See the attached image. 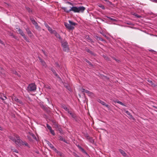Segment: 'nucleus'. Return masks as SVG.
<instances>
[{
    "label": "nucleus",
    "mask_w": 157,
    "mask_h": 157,
    "mask_svg": "<svg viewBox=\"0 0 157 157\" xmlns=\"http://www.w3.org/2000/svg\"><path fill=\"white\" fill-rule=\"evenodd\" d=\"M9 138L19 147L24 145L26 146L29 147L27 143L25 141H23L20 139V137L17 135L9 136Z\"/></svg>",
    "instance_id": "f257e3e1"
},
{
    "label": "nucleus",
    "mask_w": 157,
    "mask_h": 157,
    "mask_svg": "<svg viewBox=\"0 0 157 157\" xmlns=\"http://www.w3.org/2000/svg\"><path fill=\"white\" fill-rule=\"evenodd\" d=\"M61 8L64 11L67 13H69L71 11H73L75 13H83L85 10V8L83 6L72 7H62Z\"/></svg>",
    "instance_id": "f03ea898"
},
{
    "label": "nucleus",
    "mask_w": 157,
    "mask_h": 157,
    "mask_svg": "<svg viewBox=\"0 0 157 157\" xmlns=\"http://www.w3.org/2000/svg\"><path fill=\"white\" fill-rule=\"evenodd\" d=\"M69 24L67 23H65V25L69 29H74V26L75 25V24L70 21H69Z\"/></svg>",
    "instance_id": "7ed1b4c3"
},
{
    "label": "nucleus",
    "mask_w": 157,
    "mask_h": 157,
    "mask_svg": "<svg viewBox=\"0 0 157 157\" xmlns=\"http://www.w3.org/2000/svg\"><path fill=\"white\" fill-rule=\"evenodd\" d=\"M27 89L28 91H33L36 90V86L34 83H31L29 85Z\"/></svg>",
    "instance_id": "20e7f679"
},
{
    "label": "nucleus",
    "mask_w": 157,
    "mask_h": 157,
    "mask_svg": "<svg viewBox=\"0 0 157 157\" xmlns=\"http://www.w3.org/2000/svg\"><path fill=\"white\" fill-rule=\"evenodd\" d=\"M45 26L51 33L54 34L57 37L59 38V39H61L59 35L55 30H52L48 25H46Z\"/></svg>",
    "instance_id": "39448f33"
},
{
    "label": "nucleus",
    "mask_w": 157,
    "mask_h": 157,
    "mask_svg": "<svg viewBox=\"0 0 157 157\" xmlns=\"http://www.w3.org/2000/svg\"><path fill=\"white\" fill-rule=\"evenodd\" d=\"M81 90L82 92L87 93L89 96H91L93 95V93L92 92L84 88H82Z\"/></svg>",
    "instance_id": "423d86ee"
},
{
    "label": "nucleus",
    "mask_w": 157,
    "mask_h": 157,
    "mask_svg": "<svg viewBox=\"0 0 157 157\" xmlns=\"http://www.w3.org/2000/svg\"><path fill=\"white\" fill-rule=\"evenodd\" d=\"M17 31L19 32V33H20L24 37L25 40H27V39L25 36V34L22 31L19 29L17 28Z\"/></svg>",
    "instance_id": "0eeeda50"
},
{
    "label": "nucleus",
    "mask_w": 157,
    "mask_h": 157,
    "mask_svg": "<svg viewBox=\"0 0 157 157\" xmlns=\"http://www.w3.org/2000/svg\"><path fill=\"white\" fill-rule=\"evenodd\" d=\"M97 101L99 103L103 105H104V106H106V107H107L108 109L109 108V106L108 105L106 104L104 102L102 101L100 99H98Z\"/></svg>",
    "instance_id": "6e6552de"
},
{
    "label": "nucleus",
    "mask_w": 157,
    "mask_h": 157,
    "mask_svg": "<svg viewBox=\"0 0 157 157\" xmlns=\"http://www.w3.org/2000/svg\"><path fill=\"white\" fill-rule=\"evenodd\" d=\"M12 98L13 101H14L17 103H19L20 104L22 103V102L20 101L17 97L15 96H13L12 97Z\"/></svg>",
    "instance_id": "1a4fd4ad"
},
{
    "label": "nucleus",
    "mask_w": 157,
    "mask_h": 157,
    "mask_svg": "<svg viewBox=\"0 0 157 157\" xmlns=\"http://www.w3.org/2000/svg\"><path fill=\"white\" fill-rule=\"evenodd\" d=\"M119 150L120 152L124 156V157H128V155L126 154V153L122 150L121 149H119Z\"/></svg>",
    "instance_id": "9d476101"
},
{
    "label": "nucleus",
    "mask_w": 157,
    "mask_h": 157,
    "mask_svg": "<svg viewBox=\"0 0 157 157\" xmlns=\"http://www.w3.org/2000/svg\"><path fill=\"white\" fill-rule=\"evenodd\" d=\"M86 139L91 143L93 144L94 143V140L92 138L90 137L88 135L86 136Z\"/></svg>",
    "instance_id": "9b49d317"
},
{
    "label": "nucleus",
    "mask_w": 157,
    "mask_h": 157,
    "mask_svg": "<svg viewBox=\"0 0 157 157\" xmlns=\"http://www.w3.org/2000/svg\"><path fill=\"white\" fill-rule=\"evenodd\" d=\"M78 147L79 149L83 153H84L86 155H87V153L85 151V150L80 146H78Z\"/></svg>",
    "instance_id": "f8f14e48"
},
{
    "label": "nucleus",
    "mask_w": 157,
    "mask_h": 157,
    "mask_svg": "<svg viewBox=\"0 0 157 157\" xmlns=\"http://www.w3.org/2000/svg\"><path fill=\"white\" fill-rule=\"evenodd\" d=\"M62 45L64 48H67V43L66 42H64L62 43Z\"/></svg>",
    "instance_id": "ddd939ff"
},
{
    "label": "nucleus",
    "mask_w": 157,
    "mask_h": 157,
    "mask_svg": "<svg viewBox=\"0 0 157 157\" xmlns=\"http://www.w3.org/2000/svg\"><path fill=\"white\" fill-rule=\"evenodd\" d=\"M125 112L127 115L129 116L130 118L132 119L133 120L135 119L134 118L132 117V116L131 114L128 111H125Z\"/></svg>",
    "instance_id": "4468645a"
},
{
    "label": "nucleus",
    "mask_w": 157,
    "mask_h": 157,
    "mask_svg": "<svg viewBox=\"0 0 157 157\" xmlns=\"http://www.w3.org/2000/svg\"><path fill=\"white\" fill-rule=\"evenodd\" d=\"M39 59L40 62L41 63L42 65L43 66H45L46 65L45 62L42 59H41L39 57Z\"/></svg>",
    "instance_id": "2eb2a0df"
},
{
    "label": "nucleus",
    "mask_w": 157,
    "mask_h": 157,
    "mask_svg": "<svg viewBox=\"0 0 157 157\" xmlns=\"http://www.w3.org/2000/svg\"><path fill=\"white\" fill-rule=\"evenodd\" d=\"M48 146L50 147L53 150L55 151H56V149L53 146V145L52 144H49V145Z\"/></svg>",
    "instance_id": "dca6fc26"
},
{
    "label": "nucleus",
    "mask_w": 157,
    "mask_h": 157,
    "mask_svg": "<svg viewBox=\"0 0 157 157\" xmlns=\"http://www.w3.org/2000/svg\"><path fill=\"white\" fill-rule=\"evenodd\" d=\"M61 107L63 109L67 111L69 110V109L66 106V105H61Z\"/></svg>",
    "instance_id": "f3484780"
},
{
    "label": "nucleus",
    "mask_w": 157,
    "mask_h": 157,
    "mask_svg": "<svg viewBox=\"0 0 157 157\" xmlns=\"http://www.w3.org/2000/svg\"><path fill=\"white\" fill-rule=\"evenodd\" d=\"M115 102L117 103L118 104H120V105L123 106H125V105L123 104V103H122L120 101H118V100H116L114 101Z\"/></svg>",
    "instance_id": "a211bd4d"
},
{
    "label": "nucleus",
    "mask_w": 157,
    "mask_h": 157,
    "mask_svg": "<svg viewBox=\"0 0 157 157\" xmlns=\"http://www.w3.org/2000/svg\"><path fill=\"white\" fill-rule=\"evenodd\" d=\"M115 102L117 103L118 104H120V105L123 106H125V105L123 104V103H122L120 101H118V100H116L114 101Z\"/></svg>",
    "instance_id": "6ab92c4d"
},
{
    "label": "nucleus",
    "mask_w": 157,
    "mask_h": 157,
    "mask_svg": "<svg viewBox=\"0 0 157 157\" xmlns=\"http://www.w3.org/2000/svg\"><path fill=\"white\" fill-rule=\"evenodd\" d=\"M115 102L117 103L118 104H120V105L123 106H125V105L123 104V103H122L120 101H118V100H116L114 101Z\"/></svg>",
    "instance_id": "aec40b11"
},
{
    "label": "nucleus",
    "mask_w": 157,
    "mask_h": 157,
    "mask_svg": "<svg viewBox=\"0 0 157 157\" xmlns=\"http://www.w3.org/2000/svg\"><path fill=\"white\" fill-rule=\"evenodd\" d=\"M3 96H2V95L1 94V99H2V100H4L6 99V96L4 95V94H3Z\"/></svg>",
    "instance_id": "412c9836"
},
{
    "label": "nucleus",
    "mask_w": 157,
    "mask_h": 157,
    "mask_svg": "<svg viewBox=\"0 0 157 157\" xmlns=\"http://www.w3.org/2000/svg\"><path fill=\"white\" fill-rule=\"evenodd\" d=\"M59 140H61V141H63V142H66V140H65V139L64 138H63V137L62 136H60L59 137Z\"/></svg>",
    "instance_id": "4be33fe9"
},
{
    "label": "nucleus",
    "mask_w": 157,
    "mask_h": 157,
    "mask_svg": "<svg viewBox=\"0 0 157 157\" xmlns=\"http://www.w3.org/2000/svg\"><path fill=\"white\" fill-rule=\"evenodd\" d=\"M31 21L33 24L35 25H36L37 24L36 22L33 19H31Z\"/></svg>",
    "instance_id": "5701e85b"
},
{
    "label": "nucleus",
    "mask_w": 157,
    "mask_h": 157,
    "mask_svg": "<svg viewBox=\"0 0 157 157\" xmlns=\"http://www.w3.org/2000/svg\"><path fill=\"white\" fill-rule=\"evenodd\" d=\"M51 70L52 71L53 73L56 76H58V75L56 73L55 71L52 68Z\"/></svg>",
    "instance_id": "b1692460"
},
{
    "label": "nucleus",
    "mask_w": 157,
    "mask_h": 157,
    "mask_svg": "<svg viewBox=\"0 0 157 157\" xmlns=\"http://www.w3.org/2000/svg\"><path fill=\"white\" fill-rule=\"evenodd\" d=\"M67 112H68V113L70 114L71 116V117H74V114H73V113H72L71 112V111H69V110H68Z\"/></svg>",
    "instance_id": "393cba45"
},
{
    "label": "nucleus",
    "mask_w": 157,
    "mask_h": 157,
    "mask_svg": "<svg viewBox=\"0 0 157 157\" xmlns=\"http://www.w3.org/2000/svg\"><path fill=\"white\" fill-rule=\"evenodd\" d=\"M46 126H47V128L50 130V131L51 129H52V128L48 124H46Z\"/></svg>",
    "instance_id": "a878e982"
},
{
    "label": "nucleus",
    "mask_w": 157,
    "mask_h": 157,
    "mask_svg": "<svg viewBox=\"0 0 157 157\" xmlns=\"http://www.w3.org/2000/svg\"><path fill=\"white\" fill-rule=\"evenodd\" d=\"M98 5L99 7L101 8L102 9H103V10L105 9V8L101 4H99Z\"/></svg>",
    "instance_id": "bb28decb"
},
{
    "label": "nucleus",
    "mask_w": 157,
    "mask_h": 157,
    "mask_svg": "<svg viewBox=\"0 0 157 157\" xmlns=\"http://www.w3.org/2000/svg\"><path fill=\"white\" fill-rule=\"evenodd\" d=\"M50 131V132H51V133L53 136H54L55 135V132H54V130H52V129H51Z\"/></svg>",
    "instance_id": "cd10ccee"
},
{
    "label": "nucleus",
    "mask_w": 157,
    "mask_h": 157,
    "mask_svg": "<svg viewBox=\"0 0 157 157\" xmlns=\"http://www.w3.org/2000/svg\"><path fill=\"white\" fill-rule=\"evenodd\" d=\"M11 150L13 152H15L17 153H18V151L16 149L14 148V149H12Z\"/></svg>",
    "instance_id": "c85d7f7f"
},
{
    "label": "nucleus",
    "mask_w": 157,
    "mask_h": 157,
    "mask_svg": "<svg viewBox=\"0 0 157 157\" xmlns=\"http://www.w3.org/2000/svg\"><path fill=\"white\" fill-rule=\"evenodd\" d=\"M28 34L30 36H32L33 35L32 34L30 31H29L28 32Z\"/></svg>",
    "instance_id": "c756f323"
},
{
    "label": "nucleus",
    "mask_w": 157,
    "mask_h": 157,
    "mask_svg": "<svg viewBox=\"0 0 157 157\" xmlns=\"http://www.w3.org/2000/svg\"><path fill=\"white\" fill-rule=\"evenodd\" d=\"M13 73L14 74H15L17 75H18L17 72L15 70H13Z\"/></svg>",
    "instance_id": "7c9ffc66"
},
{
    "label": "nucleus",
    "mask_w": 157,
    "mask_h": 157,
    "mask_svg": "<svg viewBox=\"0 0 157 157\" xmlns=\"http://www.w3.org/2000/svg\"><path fill=\"white\" fill-rule=\"evenodd\" d=\"M147 81L149 82L150 83H151L152 86L153 85H154L153 83L152 82L151 80H148Z\"/></svg>",
    "instance_id": "2f4dec72"
},
{
    "label": "nucleus",
    "mask_w": 157,
    "mask_h": 157,
    "mask_svg": "<svg viewBox=\"0 0 157 157\" xmlns=\"http://www.w3.org/2000/svg\"><path fill=\"white\" fill-rule=\"evenodd\" d=\"M104 58L106 60H109V58L108 57H107V56H104Z\"/></svg>",
    "instance_id": "473e14b6"
},
{
    "label": "nucleus",
    "mask_w": 157,
    "mask_h": 157,
    "mask_svg": "<svg viewBox=\"0 0 157 157\" xmlns=\"http://www.w3.org/2000/svg\"><path fill=\"white\" fill-rule=\"evenodd\" d=\"M35 27L36 29H40V28L39 26H38L37 24V25H35Z\"/></svg>",
    "instance_id": "72a5a7b5"
},
{
    "label": "nucleus",
    "mask_w": 157,
    "mask_h": 157,
    "mask_svg": "<svg viewBox=\"0 0 157 157\" xmlns=\"http://www.w3.org/2000/svg\"><path fill=\"white\" fill-rule=\"evenodd\" d=\"M83 61H85V62H86L87 63L89 61L86 59H84V58L83 59Z\"/></svg>",
    "instance_id": "f704fd0d"
},
{
    "label": "nucleus",
    "mask_w": 157,
    "mask_h": 157,
    "mask_svg": "<svg viewBox=\"0 0 157 157\" xmlns=\"http://www.w3.org/2000/svg\"><path fill=\"white\" fill-rule=\"evenodd\" d=\"M31 135L35 139H36V138L35 137V135H34V134H31Z\"/></svg>",
    "instance_id": "c9c22d12"
},
{
    "label": "nucleus",
    "mask_w": 157,
    "mask_h": 157,
    "mask_svg": "<svg viewBox=\"0 0 157 157\" xmlns=\"http://www.w3.org/2000/svg\"><path fill=\"white\" fill-rule=\"evenodd\" d=\"M87 63H88L89 65L91 66H92V64L89 61H88Z\"/></svg>",
    "instance_id": "e433bc0d"
},
{
    "label": "nucleus",
    "mask_w": 157,
    "mask_h": 157,
    "mask_svg": "<svg viewBox=\"0 0 157 157\" xmlns=\"http://www.w3.org/2000/svg\"><path fill=\"white\" fill-rule=\"evenodd\" d=\"M65 86L67 88V89L69 90H70V89H69V88L68 87V86H66V85H65Z\"/></svg>",
    "instance_id": "4c0bfd02"
},
{
    "label": "nucleus",
    "mask_w": 157,
    "mask_h": 157,
    "mask_svg": "<svg viewBox=\"0 0 157 157\" xmlns=\"http://www.w3.org/2000/svg\"><path fill=\"white\" fill-rule=\"evenodd\" d=\"M67 3L70 5H71L72 6L73 5V4L71 2H67Z\"/></svg>",
    "instance_id": "58836bf2"
},
{
    "label": "nucleus",
    "mask_w": 157,
    "mask_h": 157,
    "mask_svg": "<svg viewBox=\"0 0 157 157\" xmlns=\"http://www.w3.org/2000/svg\"><path fill=\"white\" fill-rule=\"evenodd\" d=\"M56 64L58 67H59V64L57 63H56Z\"/></svg>",
    "instance_id": "ea45409f"
},
{
    "label": "nucleus",
    "mask_w": 157,
    "mask_h": 157,
    "mask_svg": "<svg viewBox=\"0 0 157 157\" xmlns=\"http://www.w3.org/2000/svg\"><path fill=\"white\" fill-rule=\"evenodd\" d=\"M134 15H135L136 17H140V16H138L136 14H134Z\"/></svg>",
    "instance_id": "a19ab883"
},
{
    "label": "nucleus",
    "mask_w": 157,
    "mask_h": 157,
    "mask_svg": "<svg viewBox=\"0 0 157 157\" xmlns=\"http://www.w3.org/2000/svg\"><path fill=\"white\" fill-rule=\"evenodd\" d=\"M46 142H47V144H48V145H49V144H51V143L48 141H47Z\"/></svg>",
    "instance_id": "79ce46f5"
},
{
    "label": "nucleus",
    "mask_w": 157,
    "mask_h": 157,
    "mask_svg": "<svg viewBox=\"0 0 157 157\" xmlns=\"http://www.w3.org/2000/svg\"><path fill=\"white\" fill-rule=\"evenodd\" d=\"M42 51L44 53V54L45 55V56H46V54H45V52H44V50H42Z\"/></svg>",
    "instance_id": "37998d69"
},
{
    "label": "nucleus",
    "mask_w": 157,
    "mask_h": 157,
    "mask_svg": "<svg viewBox=\"0 0 157 157\" xmlns=\"http://www.w3.org/2000/svg\"><path fill=\"white\" fill-rule=\"evenodd\" d=\"M149 51L151 52H152V51H153V50H151V49H150V50H149Z\"/></svg>",
    "instance_id": "c03bdc74"
},
{
    "label": "nucleus",
    "mask_w": 157,
    "mask_h": 157,
    "mask_svg": "<svg viewBox=\"0 0 157 157\" xmlns=\"http://www.w3.org/2000/svg\"><path fill=\"white\" fill-rule=\"evenodd\" d=\"M88 50V51H87L88 52H90V50L88 49V50Z\"/></svg>",
    "instance_id": "a18cd8bd"
},
{
    "label": "nucleus",
    "mask_w": 157,
    "mask_h": 157,
    "mask_svg": "<svg viewBox=\"0 0 157 157\" xmlns=\"http://www.w3.org/2000/svg\"><path fill=\"white\" fill-rule=\"evenodd\" d=\"M111 20H113V21H114L115 20L112 19V18H110Z\"/></svg>",
    "instance_id": "49530a36"
},
{
    "label": "nucleus",
    "mask_w": 157,
    "mask_h": 157,
    "mask_svg": "<svg viewBox=\"0 0 157 157\" xmlns=\"http://www.w3.org/2000/svg\"><path fill=\"white\" fill-rule=\"evenodd\" d=\"M66 50H67L65 49V50H64V51H66Z\"/></svg>",
    "instance_id": "de8ad7c7"
},
{
    "label": "nucleus",
    "mask_w": 157,
    "mask_h": 157,
    "mask_svg": "<svg viewBox=\"0 0 157 157\" xmlns=\"http://www.w3.org/2000/svg\"><path fill=\"white\" fill-rule=\"evenodd\" d=\"M90 53L92 54V53L91 52H90Z\"/></svg>",
    "instance_id": "09e8293b"
},
{
    "label": "nucleus",
    "mask_w": 157,
    "mask_h": 157,
    "mask_svg": "<svg viewBox=\"0 0 157 157\" xmlns=\"http://www.w3.org/2000/svg\"><path fill=\"white\" fill-rule=\"evenodd\" d=\"M43 107H44V106H43Z\"/></svg>",
    "instance_id": "8fccbe9b"
}]
</instances>
